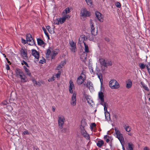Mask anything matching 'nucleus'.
<instances>
[{
  "mask_svg": "<svg viewBox=\"0 0 150 150\" xmlns=\"http://www.w3.org/2000/svg\"><path fill=\"white\" fill-rule=\"evenodd\" d=\"M15 75L17 78H20L21 81L24 83L27 81V79L22 71L19 69H16L15 70Z\"/></svg>",
  "mask_w": 150,
  "mask_h": 150,
  "instance_id": "nucleus-1",
  "label": "nucleus"
},
{
  "mask_svg": "<svg viewBox=\"0 0 150 150\" xmlns=\"http://www.w3.org/2000/svg\"><path fill=\"white\" fill-rule=\"evenodd\" d=\"M115 136L118 139L122 145L123 146L125 144V141L122 134L117 128H115Z\"/></svg>",
  "mask_w": 150,
  "mask_h": 150,
  "instance_id": "nucleus-2",
  "label": "nucleus"
},
{
  "mask_svg": "<svg viewBox=\"0 0 150 150\" xmlns=\"http://www.w3.org/2000/svg\"><path fill=\"white\" fill-rule=\"evenodd\" d=\"M59 52V50L57 49L54 50L51 49H49L47 50L46 52V55L47 57H49V55H50L52 58L53 59L54 57L56 56Z\"/></svg>",
  "mask_w": 150,
  "mask_h": 150,
  "instance_id": "nucleus-3",
  "label": "nucleus"
},
{
  "mask_svg": "<svg viewBox=\"0 0 150 150\" xmlns=\"http://www.w3.org/2000/svg\"><path fill=\"white\" fill-rule=\"evenodd\" d=\"M99 61L100 64L106 67H107L108 66H111L112 64V62L109 59L100 58Z\"/></svg>",
  "mask_w": 150,
  "mask_h": 150,
  "instance_id": "nucleus-4",
  "label": "nucleus"
},
{
  "mask_svg": "<svg viewBox=\"0 0 150 150\" xmlns=\"http://www.w3.org/2000/svg\"><path fill=\"white\" fill-rule=\"evenodd\" d=\"M109 86L112 89H117L120 87L119 83L115 80H111L109 82Z\"/></svg>",
  "mask_w": 150,
  "mask_h": 150,
  "instance_id": "nucleus-5",
  "label": "nucleus"
},
{
  "mask_svg": "<svg viewBox=\"0 0 150 150\" xmlns=\"http://www.w3.org/2000/svg\"><path fill=\"white\" fill-rule=\"evenodd\" d=\"M90 25L92 34L94 36L97 35L98 33V29L95 27L94 23L92 20H91L90 21Z\"/></svg>",
  "mask_w": 150,
  "mask_h": 150,
  "instance_id": "nucleus-6",
  "label": "nucleus"
},
{
  "mask_svg": "<svg viewBox=\"0 0 150 150\" xmlns=\"http://www.w3.org/2000/svg\"><path fill=\"white\" fill-rule=\"evenodd\" d=\"M90 15V13L86 8H83L81 9L80 11L81 16L84 17L89 16Z\"/></svg>",
  "mask_w": 150,
  "mask_h": 150,
  "instance_id": "nucleus-7",
  "label": "nucleus"
},
{
  "mask_svg": "<svg viewBox=\"0 0 150 150\" xmlns=\"http://www.w3.org/2000/svg\"><path fill=\"white\" fill-rule=\"evenodd\" d=\"M76 93L75 91H74L71 96L70 102V104L71 106H74L76 105Z\"/></svg>",
  "mask_w": 150,
  "mask_h": 150,
  "instance_id": "nucleus-8",
  "label": "nucleus"
},
{
  "mask_svg": "<svg viewBox=\"0 0 150 150\" xmlns=\"http://www.w3.org/2000/svg\"><path fill=\"white\" fill-rule=\"evenodd\" d=\"M65 121V119L63 116L59 115L58 116V126L59 128L62 129Z\"/></svg>",
  "mask_w": 150,
  "mask_h": 150,
  "instance_id": "nucleus-9",
  "label": "nucleus"
},
{
  "mask_svg": "<svg viewBox=\"0 0 150 150\" xmlns=\"http://www.w3.org/2000/svg\"><path fill=\"white\" fill-rule=\"evenodd\" d=\"M27 43L30 45H33L35 44V42L33 40L31 35L29 34H27L26 35Z\"/></svg>",
  "mask_w": 150,
  "mask_h": 150,
  "instance_id": "nucleus-10",
  "label": "nucleus"
},
{
  "mask_svg": "<svg viewBox=\"0 0 150 150\" xmlns=\"http://www.w3.org/2000/svg\"><path fill=\"white\" fill-rule=\"evenodd\" d=\"M104 95L102 92H100L98 93V97L100 100V104L103 106L108 105V104L104 101Z\"/></svg>",
  "mask_w": 150,
  "mask_h": 150,
  "instance_id": "nucleus-11",
  "label": "nucleus"
},
{
  "mask_svg": "<svg viewBox=\"0 0 150 150\" xmlns=\"http://www.w3.org/2000/svg\"><path fill=\"white\" fill-rule=\"evenodd\" d=\"M85 97L89 105L92 107H93L94 105V103L91 97L90 96L86 94L85 95Z\"/></svg>",
  "mask_w": 150,
  "mask_h": 150,
  "instance_id": "nucleus-12",
  "label": "nucleus"
},
{
  "mask_svg": "<svg viewBox=\"0 0 150 150\" xmlns=\"http://www.w3.org/2000/svg\"><path fill=\"white\" fill-rule=\"evenodd\" d=\"M108 106V105L103 106L105 118L107 121H109L110 120V114L107 110Z\"/></svg>",
  "mask_w": 150,
  "mask_h": 150,
  "instance_id": "nucleus-13",
  "label": "nucleus"
},
{
  "mask_svg": "<svg viewBox=\"0 0 150 150\" xmlns=\"http://www.w3.org/2000/svg\"><path fill=\"white\" fill-rule=\"evenodd\" d=\"M95 15L98 20L100 22H103L104 21V16L101 13L98 11L95 12Z\"/></svg>",
  "mask_w": 150,
  "mask_h": 150,
  "instance_id": "nucleus-14",
  "label": "nucleus"
},
{
  "mask_svg": "<svg viewBox=\"0 0 150 150\" xmlns=\"http://www.w3.org/2000/svg\"><path fill=\"white\" fill-rule=\"evenodd\" d=\"M69 92L71 93H73L74 92L73 91L74 89V86L73 82V81L70 80L69 82Z\"/></svg>",
  "mask_w": 150,
  "mask_h": 150,
  "instance_id": "nucleus-15",
  "label": "nucleus"
},
{
  "mask_svg": "<svg viewBox=\"0 0 150 150\" xmlns=\"http://www.w3.org/2000/svg\"><path fill=\"white\" fill-rule=\"evenodd\" d=\"M69 44L70 45V49L71 50L72 52H75L76 51V44L72 40L70 41Z\"/></svg>",
  "mask_w": 150,
  "mask_h": 150,
  "instance_id": "nucleus-16",
  "label": "nucleus"
},
{
  "mask_svg": "<svg viewBox=\"0 0 150 150\" xmlns=\"http://www.w3.org/2000/svg\"><path fill=\"white\" fill-rule=\"evenodd\" d=\"M31 54L36 59L38 60L39 57V53L36 50L32 49L31 50Z\"/></svg>",
  "mask_w": 150,
  "mask_h": 150,
  "instance_id": "nucleus-17",
  "label": "nucleus"
},
{
  "mask_svg": "<svg viewBox=\"0 0 150 150\" xmlns=\"http://www.w3.org/2000/svg\"><path fill=\"white\" fill-rule=\"evenodd\" d=\"M85 80V79L84 77L80 76L77 79V83L79 85H80L83 83Z\"/></svg>",
  "mask_w": 150,
  "mask_h": 150,
  "instance_id": "nucleus-18",
  "label": "nucleus"
},
{
  "mask_svg": "<svg viewBox=\"0 0 150 150\" xmlns=\"http://www.w3.org/2000/svg\"><path fill=\"white\" fill-rule=\"evenodd\" d=\"M69 18L70 16L69 15H66L63 16L62 18H59L60 24H62L64 23L66 19H69Z\"/></svg>",
  "mask_w": 150,
  "mask_h": 150,
  "instance_id": "nucleus-19",
  "label": "nucleus"
},
{
  "mask_svg": "<svg viewBox=\"0 0 150 150\" xmlns=\"http://www.w3.org/2000/svg\"><path fill=\"white\" fill-rule=\"evenodd\" d=\"M81 60L84 62H85L87 59V54L86 53L83 52L80 57Z\"/></svg>",
  "mask_w": 150,
  "mask_h": 150,
  "instance_id": "nucleus-20",
  "label": "nucleus"
},
{
  "mask_svg": "<svg viewBox=\"0 0 150 150\" xmlns=\"http://www.w3.org/2000/svg\"><path fill=\"white\" fill-rule=\"evenodd\" d=\"M126 87L127 88H131L132 85V81L130 79H128L126 81Z\"/></svg>",
  "mask_w": 150,
  "mask_h": 150,
  "instance_id": "nucleus-21",
  "label": "nucleus"
},
{
  "mask_svg": "<svg viewBox=\"0 0 150 150\" xmlns=\"http://www.w3.org/2000/svg\"><path fill=\"white\" fill-rule=\"evenodd\" d=\"M21 52L22 56L24 59H27L28 57L27 54V52L25 50L22 49L21 50Z\"/></svg>",
  "mask_w": 150,
  "mask_h": 150,
  "instance_id": "nucleus-22",
  "label": "nucleus"
},
{
  "mask_svg": "<svg viewBox=\"0 0 150 150\" xmlns=\"http://www.w3.org/2000/svg\"><path fill=\"white\" fill-rule=\"evenodd\" d=\"M86 39V38L84 35H81L79 38V43L81 44L83 42L84 43H85L84 42V40Z\"/></svg>",
  "mask_w": 150,
  "mask_h": 150,
  "instance_id": "nucleus-23",
  "label": "nucleus"
},
{
  "mask_svg": "<svg viewBox=\"0 0 150 150\" xmlns=\"http://www.w3.org/2000/svg\"><path fill=\"white\" fill-rule=\"evenodd\" d=\"M33 82L34 86H39L41 85V82H37L35 79L33 80Z\"/></svg>",
  "mask_w": 150,
  "mask_h": 150,
  "instance_id": "nucleus-24",
  "label": "nucleus"
},
{
  "mask_svg": "<svg viewBox=\"0 0 150 150\" xmlns=\"http://www.w3.org/2000/svg\"><path fill=\"white\" fill-rule=\"evenodd\" d=\"M23 68L25 70V72L26 74L27 75H28L29 76H30L31 75V73L29 71V69H28L25 66H23Z\"/></svg>",
  "mask_w": 150,
  "mask_h": 150,
  "instance_id": "nucleus-25",
  "label": "nucleus"
},
{
  "mask_svg": "<svg viewBox=\"0 0 150 150\" xmlns=\"http://www.w3.org/2000/svg\"><path fill=\"white\" fill-rule=\"evenodd\" d=\"M65 64V62H61L60 64L57 67L56 69L59 70L61 69L63 66Z\"/></svg>",
  "mask_w": 150,
  "mask_h": 150,
  "instance_id": "nucleus-26",
  "label": "nucleus"
},
{
  "mask_svg": "<svg viewBox=\"0 0 150 150\" xmlns=\"http://www.w3.org/2000/svg\"><path fill=\"white\" fill-rule=\"evenodd\" d=\"M81 133L84 136L86 137V138L88 139L89 138L88 134L86 133V132L85 130H82Z\"/></svg>",
  "mask_w": 150,
  "mask_h": 150,
  "instance_id": "nucleus-27",
  "label": "nucleus"
},
{
  "mask_svg": "<svg viewBox=\"0 0 150 150\" xmlns=\"http://www.w3.org/2000/svg\"><path fill=\"white\" fill-rule=\"evenodd\" d=\"M46 28L47 30L50 33L52 34L54 33V31L51 28L50 26H47Z\"/></svg>",
  "mask_w": 150,
  "mask_h": 150,
  "instance_id": "nucleus-28",
  "label": "nucleus"
},
{
  "mask_svg": "<svg viewBox=\"0 0 150 150\" xmlns=\"http://www.w3.org/2000/svg\"><path fill=\"white\" fill-rule=\"evenodd\" d=\"M84 45L85 52H86V53L89 52V51L88 45H86L85 43H84Z\"/></svg>",
  "mask_w": 150,
  "mask_h": 150,
  "instance_id": "nucleus-29",
  "label": "nucleus"
},
{
  "mask_svg": "<svg viewBox=\"0 0 150 150\" xmlns=\"http://www.w3.org/2000/svg\"><path fill=\"white\" fill-rule=\"evenodd\" d=\"M88 4L90 7H93L92 2L91 0H85Z\"/></svg>",
  "mask_w": 150,
  "mask_h": 150,
  "instance_id": "nucleus-30",
  "label": "nucleus"
},
{
  "mask_svg": "<svg viewBox=\"0 0 150 150\" xmlns=\"http://www.w3.org/2000/svg\"><path fill=\"white\" fill-rule=\"evenodd\" d=\"M104 142L103 140L99 141L97 143V146L99 147L101 146L103 144Z\"/></svg>",
  "mask_w": 150,
  "mask_h": 150,
  "instance_id": "nucleus-31",
  "label": "nucleus"
},
{
  "mask_svg": "<svg viewBox=\"0 0 150 150\" xmlns=\"http://www.w3.org/2000/svg\"><path fill=\"white\" fill-rule=\"evenodd\" d=\"M141 85L142 86V87L143 88L146 90L147 91H149V89L148 87L145 85L143 82H141Z\"/></svg>",
  "mask_w": 150,
  "mask_h": 150,
  "instance_id": "nucleus-32",
  "label": "nucleus"
},
{
  "mask_svg": "<svg viewBox=\"0 0 150 150\" xmlns=\"http://www.w3.org/2000/svg\"><path fill=\"white\" fill-rule=\"evenodd\" d=\"M133 145L132 144L129 143L128 144V150H133Z\"/></svg>",
  "mask_w": 150,
  "mask_h": 150,
  "instance_id": "nucleus-33",
  "label": "nucleus"
},
{
  "mask_svg": "<svg viewBox=\"0 0 150 150\" xmlns=\"http://www.w3.org/2000/svg\"><path fill=\"white\" fill-rule=\"evenodd\" d=\"M37 42L38 45H42L44 43V42L42 40L40 39H37Z\"/></svg>",
  "mask_w": 150,
  "mask_h": 150,
  "instance_id": "nucleus-34",
  "label": "nucleus"
},
{
  "mask_svg": "<svg viewBox=\"0 0 150 150\" xmlns=\"http://www.w3.org/2000/svg\"><path fill=\"white\" fill-rule=\"evenodd\" d=\"M87 86L89 88H92V84L90 81L88 82L87 84Z\"/></svg>",
  "mask_w": 150,
  "mask_h": 150,
  "instance_id": "nucleus-35",
  "label": "nucleus"
},
{
  "mask_svg": "<svg viewBox=\"0 0 150 150\" xmlns=\"http://www.w3.org/2000/svg\"><path fill=\"white\" fill-rule=\"evenodd\" d=\"M70 12V10L69 8H67L63 11V13L64 14H67Z\"/></svg>",
  "mask_w": 150,
  "mask_h": 150,
  "instance_id": "nucleus-36",
  "label": "nucleus"
},
{
  "mask_svg": "<svg viewBox=\"0 0 150 150\" xmlns=\"http://www.w3.org/2000/svg\"><path fill=\"white\" fill-rule=\"evenodd\" d=\"M96 126L95 123H93L91 124L90 125V128L91 130H93L94 129Z\"/></svg>",
  "mask_w": 150,
  "mask_h": 150,
  "instance_id": "nucleus-37",
  "label": "nucleus"
},
{
  "mask_svg": "<svg viewBox=\"0 0 150 150\" xmlns=\"http://www.w3.org/2000/svg\"><path fill=\"white\" fill-rule=\"evenodd\" d=\"M125 128L127 132H129L131 131V128L129 126H125Z\"/></svg>",
  "mask_w": 150,
  "mask_h": 150,
  "instance_id": "nucleus-38",
  "label": "nucleus"
},
{
  "mask_svg": "<svg viewBox=\"0 0 150 150\" xmlns=\"http://www.w3.org/2000/svg\"><path fill=\"white\" fill-rule=\"evenodd\" d=\"M42 30H43L45 34V35L48 37H49V36L48 34V33L47 32L45 28H44V27H43L42 28Z\"/></svg>",
  "mask_w": 150,
  "mask_h": 150,
  "instance_id": "nucleus-39",
  "label": "nucleus"
},
{
  "mask_svg": "<svg viewBox=\"0 0 150 150\" xmlns=\"http://www.w3.org/2000/svg\"><path fill=\"white\" fill-rule=\"evenodd\" d=\"M54 23L55 24L59 25L60 24V23L59 21V18L54 20Z\"/></svg>",
  "mask_w": 150,
  "mask_h": 150,
  "instance_id": "nucleus-40",
  "label": "nucleus"
},
{
  "mask_svg": "<svg viewBox=\"0 0 150 150\" xmlns=\"http://www.w3.org/2000/svg\"><path fill=\"white\" fill-rule=\"evenodd\" d=\"M98 76L100 80L101 83H102V82L103 81L102 75L101 74L98 75Z\"/></svg>",
  "mask_w": 150,
  "mask_h": 150,
  "instance_id": "nucleus-41",
  "label": "nucleus"
},
{
  "mask_svg": "<svg viewBox=\"0 0 150 150\" xmlns=\"http://www.w3.org/2000/svg\"><path fill=\"white\" fill-rule=\"evenodd\" d=\"M139 65L141 69H143L145 67V65L143 64L140 63L139 64Z\"/></svg>",
  "mask_w": 150,
  "mask_h": 150,
  "instance_id": "nucleus-42",
  "label": "nucleus"
},
{
  "mask_svg": "<svg viewBox=\"0 0 150 150\" xmlns=\"http://www.w3.org/2000/svg\"><path fill=\"white\" fill-rule=\"evenodd\" d=\"M61 75V72L59 71L58 72L57 74H56L55 75L56 77L57 78H59L60 77Z\"/></svg>",
  "mask_w": 150,
  "mask_h": 150,
  "instance_id": "nucleus-43",
  "label": "nucleus"
},
{
  "mask_svg": "<svg viewBox=\"0 0 150 150\" xmlns=\"http://www.w3.org/2000/svg\"><path fill=\"white\" fill-rule=\"evenodd\" d=\"M4 118L6 120H10V117L9 115H6L5 116Z\"/></svg>",
  "mask_w": 150,
  "mask_h": 150,
  "instance_id": "nucleus-44",
  "label": "nucleus"
},
{
  "mask_svg": "<svg viewBox=\"0 0 150 150\" xmlns=\"http://www.w3.org/2000/svg\"><path fill=\"white\" fill-rule=\"evenodd\" d=\"M55 80V77L54 76H53L52 77L50 78L48 80V81L49 82L53 81Z\"/></svg>",
  "mask_w": 150,
  "mask_h": 150,
  "instance_id": "nucleus-45",
  "label": "nucleus"
},
{
  "mask_svg": "<svg viewBox=\"0 0 150 150\" xmlns=\"http://www.w3.org/2000/svg\"><path fill=\"white\" fill-rule=\"evenodd\" d=\"M115 5L117 7L119 8H120L121 6L120 4L118 2H117L116 3Z\"/></svg>",
  "mask_w": 150,
  "mask_h": 150,
  "instance_id": "nucleus-46",
  "label": "nucleus"
},
{
  "mask_svg": "<svg viewBox=\"0 0 150 150\" xmlns=\"http://www.w3.org/2000/svg\"><path fill=\"white\" fill-rule=\"evenodd\" d=\"M89 70L91 73V74H94V72L93 71V69L91 67H89Z\"/></svg>",
  "mask_w": 150,
  "mask_h": 150,
  "instance_id": "nucleus-47",
  "label": "nucleus"
},
{
  "mask_svg": "<svg viewBox=\"0 0 150 150\" xmlns=\"http://www.w3.org/2000/svg\"><path fill=\"white\" fill-rule=\"evenodd\" d=\"M21 41L22 43L24 44H25L26 43H27V40H26L23 38H21Z\"/></svg>",
  "mask_w": 150,
  "mask_h": 150,
  "instance_id": "nucleus-48",
  "label": "nucleus"
},
{
  "mask_svg": "<svg viewBox=\"0 0 150 150\" xmlns=\"http://www.w3.org/2000/svg\"><path fill=\"white\" fill-rule=\"evenodd\" d=\"M22 65L25 64L26 65L27 67H29V66L28 64L25 61H23L22 62Z\"/></svg>",
  "mask_w": 150,
  "mask_h": 150,
  "instance_id": "nucleus-49",
  "label": "nucleus"
},
{
  "mask_svg": "<svg viewBox=\"0 0 150 150\" xmlns=\"http://www.w3.org/2000/svg\"><path fill=\"white\" fill-rule=\"evenodd\" d=\"M148 71L150 70V63H148L146 66Z\"/></svg>",
  "mask_w": 150,
  "mask_h": 150,
  "instance_id": "nucleus-50",
  "label": "nucleus"
},
{
  "mask_svg": "<svg viewBox=\"0 0 150 150\" xmlns=\"http://www.w3.org/2000/svg\"><path fill=\"white\" fill-rule=\"evenodd\" d=\"M23 134H29V133L28 132V131L27 130H25L23 132Z\"/></svg>",
  "mask_w": 150,
  "mask_h": 150,
  "instance_id": "nucleus-51",
  "label": "nucleus"
},
{
  "mask_svg": "<svg viewBox=\"0 0 150 150\" xmlns=\"http://www.w3.org/2000/svg\"><path fill=\"white\" fill-rule=\"evenodd\" d=\"M143 150H150L149 148L147 147H145L144 148Z\"/></svg>",
  "mask_w": 150,
  "mask_h": 150,
  "instance_id": "nucleus-52",
  "label": "nucleus"
},
{
  "mask_svg": "<svg viewBox=\"0 0 150 150\" xmlns=\"http://www.w3.org/2000/svg\"><path fill=\"white\" fill-rule=\"evenodd\" d=\"M6 69L7 70H9L10 69L9 66L8 64L6 65Z\"/></svg>",
  "mask_w": 150,
  "mask_h": 150,
  "instance_id": "nucleus-53",
  "label": "nucleus"
},
{
  "mask_svg": "<svg viewBox=\"0 0 150 150\" xmlns=\"http://www.w3.org/2000/svg\"><path fill=\"white\" fill-rule=\"evenodd\" d=\"M105 40L107 42H109L110 41V39L108 38H105Z\"/></svg>",
  "mask_w": 150,
  "mask_h": 150,
  "instance_id": "nucleus-54",
  "label": "nucleus"
},
{
  "mask_svg": "<svg viewBox=\"0 0 150 150\" xmlns=\"http://www.w3.org/2000/svg\"><path fill=\"white\" fill-rule=\"evenodd\" d=\"M105 140L106 142L107 143L109 142V139L108 138L106 139Z\"/></svg>",
  "mask_w": 150,
  "mask_h": 150,
  "instance_id": "nucleus-55",
  "label": "nucleus"
},
{
  "mask_svg": "<svg viewBox=\"0 0 150 150\" xmlns=\"http://www.w3.org/2000/svg\"><path fill=\"white\" fill-rule=\"evenodd\" d=\"M52 110L53 112L55 111V108L53 106L52 107Z\"/></svg>",
  "mask_w": 150,
  "mask_h": 150,
  "instance_id": "nucleus-56",
  "label": "nucleus"
},
{
  "mask_svg": "<svg viewBox=\"0 0 150 150\" xmlns=\"http://www.w3.org/2000/svg\"><path fill=\"white\" fill-rule=\"evenodd\" d=\"M128 134L129 135H130V136L132 135V133L131 132H130L128 133Z\"/></svg>",
  "mask_w": 150,
  "mask_h": 150,
  "instance_id": "nucleus-57",
  "label": "nucleus"
},
{
  "mask_svg": "<svg viewBox=\"0 0 150 150\" xmlns=\"http://www.w3.org/2000/svg\"><path fill=\"white\" fill-rule=\"evenodd\" d=\"M108 136H107V135L105 136L104 137V139L105 140L106 139L108 138Z\"/></svg>",
  "mask_w": 150,
  "mask_h": 150,
  "instance_id": "nucleus-58",
  "label": "nucleus"
},
{
  "mask_svg": "<svg viewBox=\"0 0 150 150\" xmlns=\"http://www.w3.org/2000/svg\"><path fill=\"white\" fill-rule=\"evenodd\" d=\"M7 108H10L11 109H12V107H11V106L10 105H8L7 106Z\"/></svg>",
  "mask_w": 150,
  "mask_h": 150,
  "instance_id": "nucleus-59",
  "label": "nucleus"
},
{
  "mask_svg": "<svg viewBox=\"0 0 150 150\" xmlns=\"http://www.w3.org/2000/svg\"><path fill=\"white\" fill-rule=\"evenodd\" d=\"M149 74H150V70L148 71Z\"/></svg>",
  "mask_w": 150,
  "mask_h": 150,
  "instance_id": "nucleus-60",
  "label": "nucleus"
},
{
  "mask_svg": "<svg viewBox=\"0 0 150 150\" xmlns=\"http://www.w3.org/2000/svg\"><path fill=\"white\" fill-rule=\"evenodd\" d=\"M84 121V120H82V122H81V123H82H82H83Z\"/></svg>",
  "mask_w": 150,
  "mask_h": 150,
  "instance_id": "nucleus-61",
  "label": "nucleus"
},
{
  "mask_svg": "<svg viewBox=\"0 0 150 150\" xmlns=\"http://www.w3.org/2000/svg\"><path fill=\"white\" fill-rule=\"evenodd\" d=\"M105 150H109V149H107Z\"/></svg>",
  "mask_w": 150,
  "mask_h": 150,
  "instance_id": "nucleus-62",
  "label": "nucleus"
},
{
  "mask_svg": "<svg viewBox=\"0 0 150 150\" xmlns=\"http://www.w3.org/2000/svg\"><path fill=\"white\" fill-rule=\"evenodd\" d=\"M42 84H43V83H43V81H42Z\"/></svg>",
  "mask_w": 150,
  "mask_h": 150,
  "instance_id": "nucleus-63",
  "label": "nucleus"
},
{
  "mask_svg": "<svg viewBox=\"0 0 150 150\" xmlns=\"http://www.w3.org/2000/svg\"><path fill=\"white\" fill-rule=\"evenodd\" d=\"M149 100L150 101V98H149Z\"/></svg>",
  "mask_w": 150,
  "mask_h": 150,
  "instance_id": "nucleus-64",
  "label": "nucleus"
}]
</instances>
